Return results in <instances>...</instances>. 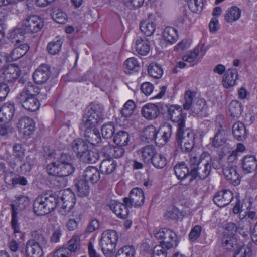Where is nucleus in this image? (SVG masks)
Masks as SVG:
<instances>
[{
    "mask_svg": "<svg viewBox=\"0 0 257 257\" xmlns=\"http://www.w3.org/2000/svg\"><path fill=\"white\" fill-rule=\"evenodd\" d=\"M44 23L42 19L36 15L31 16L22 21L21 24L10 33L11 39H16L18 35L24 40L23 34L26 33H35L43 28Z\"/></svg>",
    "mask_w": 257,
    "mask_h": 257,
    "instance_id": "nucleus-1",
    "label": "nucleus"
},
{
    "mask_svg": "<svg viewBox=\"0 0 257 257\" xmlns=\"http://www.w3.org/2000/svg\"><path fill=\"white\" fill-rule=\"evenodd\" d=\"M48 173L53 176L65 177L72 174L75 167L70 155L62 154L59 159L47 167Z\"/></svg>",
    "mask_w": 257,
    "mask_h": 257,
    "instance_id": "nucleus-2",
    "label": "nucleus"
},
{
    "mask_svg": "<svg viewBox=\"0 0 257 257\" xmlns=\"http://www.w3.org/2000/svg\"><path fill=\"white\" fill-rule=\"evenodd\" d=\"M71 147L77 157L83 162L95 163L99 159L98 154L89 149L88 144L82 139H77L71 143Z\"/></svg>",
    "mask_w": 257,
    "mask_h": 257,
    "instance_id": "nucleus-3",
    "label": "nucleus"
},
{
    "mask_svg": "<svg viewBox=\"0 0 257 257\" xmlns=\"http://www.w3.org/2000/svg\"><path fill=\"white\" fill-rule=\"evenodd\" d=\"M58 199L54 195H40L33 203V210L38 216L45 215L52 211L57 206Z\"/></svg>",
    "mask_w": 257,
    "mask_h": 257,
    "instance_id": "nucleus-4",
    "label": "nucleus"
},
{
    "mask_svg": "<svg viewBox=\"0 0 257 257\" xmlns=\"http://www.w3.org/2000/svg\"><path fill=\"white\" fill-rule=\"evenodd\" d=\"M29 198L24 195H19L16 197L14 203L12 204V213L11 225L13 230L15 234L23 238L24 234L20 230V225L18 223V214L20 212L25 209L29 205ZM16 236V235H15Z\"/></svg>",
    "mask_w": 257,
    "mask_h": 257,
    "instance_id": "nucleus-5",
    "label": "nucleus"
},
{
    "mask_svg": "<svg viewBox=\"0 0 257 257\" xmlns=\"http://www.w3.org/2000/svg\"><path fill=\"white\" fill-rule=\"evenodd\" d=\"M201 162H203L200 166L193 167L191 169L190 173L195 177H198L202 179L206 178L210 174L211 167L215 169H218V165H215V158H212L210 154L207 152H203L200 155Z\"/></svg>",
    "mask_w": 257,
    "mask_h": 257,
    "instance_id": "nucleus-6",
    "label": "nucleus"
},
{
    "mask_svg": "<svg viewBox=\"0 0 257 257\" xmlns=\"http://www.w3.org/2000/svg\"><path fill=\"white\" fill-rule=\"evenodd\" d=\"M223 246L226 250L234 253L233 257L239 255L240 257H250L253 254V250L248 245L237 247V239L235 237L224 236Z\"/></svg>",
    "mask_w": 257,
    "mask_h": 257,
    "instance_id": "nucleus-7",
    "label": "nucleus"
},
{
    "mask_svg": "<svg viewBox=\"0 0 257 257\" xmlns=\"http://www.w3.org/2000/svg\"><path fill=\"white\" fill-rule=\"evenodd\" d=\"M117 240L118 235L116 231L108 230L103 232L100 245L104 255L109 254L113 251Z\"/></svg>",
    "mask_w": 257,
    "mask_h": 257,
    "instance_id": "nucleus-8",
    "label": "nucleus"
},
{
    "mask_svg": "<svg viewBox=\"0 0 257 257\" xmlns=\"http://www.w3.org/2000/svg\"><path fill=\"white\" fill-rule=\"evenodd\" d=\"M103 111L98 107H94L86 109L83 117V127H96L102 119Z\"/></svg>",
    "mask_w": 257,
    "mask_h": 257,
    "instance_id": "nucleus-9",
    "label": "nucleus"
},
{
    "mask_svg": "<svg viewBox=\"0 0 257 257\" xmlns=\"http://www.w3.org/2000/svg\"><path fill=\"white\" fill-rule=\"evenodd\" d=\"M183 129L177 130V141L182 151L189 152L194 145V135L192 130L188 129L184 132Z\"/></svg>",
    "mask_w": 257,
    "mask_h": 257,
    "instance_id": "nucleus-10",
    "label": "nucleus"
},
{
    "mask_svg": "<svg viewBox=\"0 0 257 257\" xmlns=\"http://www.w3.org/2000/svg\"><path fill=\"white\" fill-rule=\"evenodd\" d=\"M60 199L59 203H61V206L59 208V212L62 215H66L74 206L75 195L70 190H64L62 192Z\"/></svg>",
    "mask_w": 257,
    "mask_h": 257,
    "instance_id": "nucleus-11",
    "label": "nucleus"
},
{
    "mask_svg": "<svg viewBox=\"0 0 257 257\" xmlns=\"http://www.w3.org/2000/svg\"><path fill=\"white\" fill-rule=\"evenodd\" d=\"M207 49L203 44L198 45L193 50L182 57V60L194 66L199 63L205 56Z\"/></svg>",
    "mask_w": 257,
    "mask_h": 257,
    "instance_id": "nucleus-12",
    "label": "nucleus"
},
{
    "mask_svg": "<svg viewBox=\"0 0 257 257\" xmlns=\"http://www.w3.org/2000/svg\"><path fill=\"white\" fill-rule=\"evenodd\" d=\"M156 238L161 240V244L167 249L171 248L176 243V234L168 228H162L154 234Z\"/></svg>",
    "mask_w": 257,
    "mask_h": 257,
    "instance_id": "nucleus-13",
    "label": "nucleus"
},
{
    "mask_svg": "<svg viewBox=\"0 0 257 257\" xmlns=\"http://www.w3.org/2000/svg\"><path fill=\"white\" fill-rule=\"evenodd\" d=\"M168 112L170 119L177 123L178 127L177 130L185 127L186 113L182 111L180 106L171 105L169 107Z\"/></svg>",
    "mask_w": 257,
    "mask_h": 257,
    "instance_id": "nucleus-14",
    "label": "nucleus"
},
{
    "mask_svg": "<svg viewBox=\"0 0 257 257\" xmlns=\"http://www.w3.org/2000/svg\"><path fill=\"white\" fill-rule=\"evenodd\" d=\"M145 201V196L142 189L139 188L133 189L130 193L129 197L124 198L123 202H126L128 206L138 207L142 206Z\"/></svg>",
    "mask_w": 257,
    "mask_h": 257,
    "instance_id": "nucleus-15",
    "label": "nucleus"
},
{
    "mask_svg": "<svg viewBox=\"0 0 257 257\" xmlns=\"http://www.w3.org/2000/svg\"><path fill=\"white\" fill-rule=\"evenodd\" d=\"M20 75L19 68L14 64L0 69V80L12 82L18 78Z\"/></svg>",
    "mask_w": 257,
    "mask_h": 257,
    "instance_id": "nucleus-16",
    "label": "nucleus"
},
{
    "mask_svg": "<svg viewBox=\"0 0 257 257\" xmlns=\"http://www.w3.org/2000/svg\"><path fill=\"white\" fill-rule=\"evenodd\" d=\"M15 39L16 45H18L8 56V60L9 61H16L23 56L29 49L28 46L25 43L21 44L23 40L21 39V37L18 35Z\"/></svg>",
    "mask_w": 257,
    "mask_h": 257,
    "instance_id": "nucleus-17",
    "label": "nucleus"
},
{
    "mask_svg": "<svg viewBox=\"0 0 257 257\" xmlns=\"http://www.w3.org/2000/svg\"><path fill=\"white\" fill-rule=\"evenodd\" d=\"M109 205L113 212L119 218H126L129 213V209L131 206H128L126 202L124 203L116 200H111L109 202Z\"/></svg>",
    "mask_w": 257,
    "mask_h": 257,
    "instance_id": "nucleus-18",
    "label": "nucleus"
},
{
    "mask_svg": "<svg viewBox=\"0 0 257 257\" xmlns=\"http://www.w3.org/2000/svg\"><path fill=\"white\" fill-rule=\"evenodd\" d=\"M4 180L5 183L8 185L26 186L28 184V181L25 177L17 175L12 171L7 170L6 171L4 175Z\"/></svg>",
    "mask_w": 257,
    "mask_h": 257,
    "instance_id": "nucleus-19",
    "label": "nucleus"
},
{
    "mask_svg": "<svg viewBox=\"0 0 257 257\" xmlns=\"http://www.w3.org/2000/svg\"><path fill=\"white\" fill-rule=\"evenodd\" d=\"M20 133L26 137L33 134L35 130V123L33 120L28 117L22 118L18 124Z\"/></svg>",
    "mask_w": 257,
    "mask_h": 257,
    "instance_id": "nucleus-20",
    "label": "nucleus"
},
{
    "mask_svg": "<svg viewBox=\"0 0 257 257\" xmlns=\"http://www.w3.org/2000/svg\"><path fill=\"white\" fill-rule=\"evenodd\" d=\"M50 76L49 68L47 65L42 64L39 66L33 73L34 81L37 84L46 82Z\"/></svg>",
    "mask_w": 257,
    "mask_h": 257,
    "instance_id": "nucleus-21",
    "label": "nucleus"
},
{
    "mask_svg": "<svg viewBox=\"0 0 257 257\" xmlns=\"http://www.w3.org/2000/svg\"><path fill=\"white\" fill-rule=\"evenodd\" d=\"M238 78L237 71L235 69H229L222 77V84L226 89L232 88L236 85Z\"/></svg>",
    "mask_w": 257,
    "mask_h": 257,
    "instance_id": "nucleus-22",
    "label": "nucleus"
},
{
    "mask_svg": "<svg viewBox=\"0 0 257 257\" xmlns=\"http://www.w3.org/2000/svg\"><path fill=\"white\" fill-rule=\"evenodd\" d=\"M223 174L225 178L235 186L238 185L240 182L239 175L237 171V167L229 164L223 168Z\"/></svg>",
    "mask_w": 257,
    "mask_h": 257,
    "instance_id": "nucleus-23",
    "label": "nucleus"
},
{
    "mask_svg": "<svg viewBox=\"0 0 257 257\" xmlns=\"http://www.w3.org/2000/svg\"><path fill=\"white\" fill-rule=\"evenodd\" d=\"M172 134V128L169 124L162 126L158 131L155 141L159 146H163L169 140Z\"/></svg>",
    "mask_w": 257,
    "mask_h": 257,
    "instance_id": "nucleus-24",
    "label": "nucleus"
},
{
    "mask_svg": "<svg viewBox=\"0 0 257 257\" xmlns=\"http://www.w3.org/2000/svg\"><path fill=\"white\" fill-rule=\"evenodd\" d=\"M233 198L232 191L224 190L218 192L214 197V203L218 206L223 207L228 205Z\"/></svg>",
    "mask_w": 257,
    "mask_h": 257,
    "instance_id": "nucleus-25",
    "label": "nucleus"
},
{
    "mask_svg": "<svg viewBox=\"0 0 257 257\" xmlns=\"http://www.w3.org/2000/svg\"><path fill=\"white\" fill-rule=\"evenodd\" d=\"M15 111L14 104L5 103L0 108V123H7L13 118Z\"/></svg>",
    "mask_w": 257,
    "mask_h": 257,
    "instance_id": "nucleus-26",
    "label": "nucleus"
},
{
    "mask_svg": "<svg viewBox=\"0 0 257 257\" xmlns=\"http://www.w3.org/2000/svg\"><path fill=\"white\" fill-rule=\"evenodd\" d=\"M142 116L147 120H151L156 118L160 114V109L158 105L153 103H147L141 109Z\"/></svg>",
    "mask_w": 257,
    "mask_h": 257,
    "instance_id": "nucleus-27",
    "label": "nucleus"
},
{
    "mask_svg": "<svg viewBox=\"0 0 257 257\" xmlns=\"http://www.w3.org/2000/svg\"><path fill=\"white\" fill-rule=\"evenodd\" d=\"M18 99L22 106L30 111H36L39 108L40 104L36 97H18Z\"/></svg>",
    "mask_w": 257,
    "mask_h": 257,
    "instance_id": "nucleus-28",
    "label": "nucleus"
},
{
    "mask_svg": "<svg viewBox=\"0 0 257 257\" xmlns=\"http://www.w3.org/2000/svg\"><path fill=\"white\" fill-rule=\"evenodd\" d=\"M133 45L137 53L142 56L147 55L150 50V42L145 37L137 38Z\"/></svg>",
    "mask_w": 257,
    "mask_h": 257,
    "instance_id": "nucleus-29",
    "label": "nucleus"
},
{
    "mask_svg": "<svg viewBox=\"0 0 257 257\" xmlns=\"http://www.w3.org/2000/svg\"><path fill=\"white\" fill-rule=\"evenodd\" d=\"M157 153L153 145H146L138 150V155L141 160L145 163H150L155 154Z\"/></svg>",
    "mask_w": 257,
    "mask_h": 257,
    "instance_id": "nucleus-30",
    "label": "nucleus"
},
{
    "mask_svg": "<svg viewBox=\"0 0 257 257\" xmlns=\"http://www.w3.org/2000/svg\"><path fill=\"white\" fill-rule=\"evenodd\" d=\"M243 171L245 173H251L257 168V159L254 155H246L242 159Z\"/></svg>",
    "mask_w": 257,
    "mask_h": 257,
    "instance_id": "nucleus-31",
    "label": "nucleus"
},
{
    "mask_svg": "<svg viewBox=\"0 0 257 257\" xmlns=\"http://www.w3.org/2000/svg\"><path fill=\"white\" fill-rule=\"evenodd\" d=\"M85 129V137L87 141L94 145H97L101 139L100 133L96 127H84Z\"/></svg>",
    "mask_w": 257,
    "mask_h": 257,
    "instance_id": "nucleus-32",
    "label": "nucleus"
},
{
    "mask_svg": "<svg viewBox=\"0 0 257 257\" xmlns=\"http://www.w3.org/2000/svg\"><path fill=\"white\" fill-rule=\"evenodd\" d=\"M156 26V20L153 18L149 17L141 23L140 30L146 36H150L154 33Z\"/></svg>",
    "mask_w": 257,
    "mask_h": 257,
    "instance_id": "nucleus-33",
    "label": "nucleus"
},
{
    "mask_svg": "<svg viewBox=\"0 0 257 257\" xmlns=\"http://www.w3.org/2000/svg\"><path fill=\"white\" fill-rule=\"evenodd\" d=\"M207 108L206 101L203 99H198L190 109L193 114L203 116L206 115Z\"/></svg>",
    "mask_w": 257,
    "mask_h": 257,
    "instance_id": "nucleus-34",
    "label": "nucleus"
},
{
    "mask_svg": "<svg viewBox=\"0 0 257 257\" xmlns=\"http://www.w3.org/2000/svg\"><path fill=\"white\" fill-rule=\"evenodd\" d=\"M83 176L87 182L90 181L92 183H97L100 179V173L97 168L94 167H88L85 170Z\"/></svg>",
    "mask_w": 257,
    "mask_h": 257,
    "instance_id": "nucleus-35",
    "label": "nucleus"
},
{
    "mask_svg": "<svg viewBox=\"0 0 257 257\" xmlns=\"http://www.w3.org/2000/svg\"><path fill=\"white\" fill-rule=\"evenodd\" d=\"M26 252L29 257H33L34 255L42 256V249L41 246H40L38 244L36 243L34 239L29 240L26 245Z\"/></svg>",
    "mask_w": 257,
    "mask_h": 257,
    "instance_id": "nucleus-36",
    "label": "nucleus"
},
{
    "mask_svg": "<svg viewBox=\"0 0 257 257\" xmlns=\"http://www.w3.org/2000/svg\"><path fill=\"white\" fill-rule=\"evenodd\" d=\"M40 92L39 88L32 82L27 83L18 97H36Z\"/></svg>",
    "mask_w": 257,
    "mask_h": 257,
    "instance_id": "nucleus-37",
    "label": "nucleus"
},
{
    "mask_svg": "<svg viewBox=\"0 0 257 257\" xmlns=\"http://www.w3.org/2000/svg\"><path fill=\"white\" fill-rule=\"evenodd\" d=\"M162 37L166 42L172 44L177 40L178 34L177 30L174 28L168 27L164 30Z\"/></svg>",
    "mask_w": 257,
    "mask_h": 257,
    "instance_id": "nucleus-38",
    "label": "nucleus"
},
{
    "mask_svg": "<svg viewBox=\"0 0 257 257\" xmlns=\"http://www.w3.org/2000/svg\"><path fill=\"white\" fill-rule=\"evenodd\" d=\"M241 15V10L237 7L232 6L226 11L224 19L228 23H233L238 20Z\"/></svg>",
    "mask_w": 257,
    "mask_h": 257,
    "instance_id": "nucleus-39",
    "label": "nucleus"
},
{
    "mask_svg": "<svg viewBox=\"0 0 257 257\" xmlns=\"http://www.w3.org/2000/svg\"><path fill=\"white\" fill-rule=\"evenodd\" d=\"M242 111L243 106L237 100L232 101L228 105V113L233 118H238Z\"/></svg>",
    "mask_w": 257,
    "mask_h": 257,
    "instance_id": "nucleus-40",
    "label": "nucleus"
},
{
    "mask_svg": "<svg viewBox=\"0 0 257 257\" xmlns=\"http://www.w3.org/2000/svg\"><path fill=\"white\" fill-rule=\"evenodd\" d=\"M75 187L79 196L85 197L89 195L90 187L88 182L84 179L77 180L75 182Z\"/></svg>",
    "mask_w": 257,
    "mask_h": 257,
    "instance_id": "nucleus-41",
    "label": "nucleus"
},
{
    "mask_svg": "<svg viewBox=\"0 0 257 257\" xmlns=\"http://www.w3.org/2000/svg\"><path fill=\"white\" fill-rule=\"evenodd\" d=\"M140 63L135 58L131 57L128 58L124 62V69L126 73L132 74L138 72L140 69Z\"/></svg>",
    "mask_w": 257,
    "mask_h": 257,
    "instance_id": "nucleus-42",
    "label": "nucleus"
},
{
    "mask_svg": "<svg viewBox=\"0 0 257 257\" xmlns=\"http://www.w3.org/2000/svg\"><path fill=\"white\" fill-rule=\"evenodd\" d=\"M232 133L234 137L238 140H242L246 136L245 127L244 124L240 121H237L233 125Z\"/></svg>",
    "mask_w": 257,
    "mask_h": 257,
    "instance_id": "nucleus-43",
    "label": "nucleus"
},
{
    "mask_svg": "<svg viewBox=\"0 0 257 257\" xmlns=\"http://www.w3.org/2000/svg\"><path fill=\"white\" fill-rule=\"evenodd\" d=\"M82 219V215L77 212H73L68 219L66 227L69 231H74L77 229Z\"/></svg>",
    "mask_w": 257,
    "mask_h": 257,
    "instance_id": "nucleus-44",
    "label": "nucleus"
},
{
    "mask_svg": "<svg viewBox=\"0 0 257 257\" xmlns=\"http://www.w3.org/2000/svg\"><path fill=\"white\" fill-rule=\"evenodd\" d=\"M116 163L113 159H106L102 161L100 168L103 173L110 174L115 169Z\"/></svg>",
    "mask_w": 257,
    "mask_h": 257,
    "instance_id": "nucleus-45",
    "label": "nucleus"
},
{
    "mask_svg": "<svg viewBox=\"0 0 257 257\" xmlns=\"http://www.w3.org/2000/svg\"><path fill=\"white\" fill-rule=\"evenodd\" d=\"M114 142L119 146L127 145L130 140L128 134L125 131L118 132L114 137Z\"/></svg>",
    "mask_w": 257,
    "mask_h": 257,
    "instance_id": "nucleus-46",
    "label": "nucleus"
},
{
    "mask_svg": "<svg viewBox=\"0 0 257 257\" xmlns=\"http://www.w3.org/2000/svg\"><path fill=\"white\" fill-rule=\"evenodd\" d=\"M176 176L179 179H184L189 174V169L184 163H179L174 167Z\"/></svg>",
    "mask_w": 257,
    "mask_h": 257,
    "instance_id": "nucleus-47",
    "label": "nucleus"
},
{
    "mask_svg": "<svg viewBox=\"0 0 257 257\" xmlns=\"http://www.w3.org/2000/svg\"><path fill=\"white\" fill-rule=\"evenodd\" d=\"M150 163L156 168L161 169L167 164V159L164 155L157 153L150 161Z\"/></svg>",
    "mask_w": 257,
    "mask_h": 257,
    "instance_id": "nucleus-48",
    "label": "nucleus"
},
{
    "mask_svg": "<svg viewBox=\"0 0 257 257\" xmlns=\"http://www.w3.org/2000/svg\"><path fill=\"white\" fill-rule=\"evenodd\" d=\"M195 96L196 93L194 91L190 90L186 91L184 94V109L188 110L191 107L193 104L197 100L195 99Z\"/></svg>",
    "mask_w": 257,
    "mask_h": 257,
    "instance_id": "nucleus-49",
    "label": "nucleus"
},
{
    "mask_svg": "<svg viewBox=\"0 0 257 257\" xmlns=\"http://www.w3.org/2000/svg\"><path fill=\"white\" fill-rule=\"evenodd\" d=\"M226 141V133L223 129L219 130L215 135L212 141V145L215 147H219Z\"/></svg>",
    "mask_w": 257,
    "mask_h": 257,
    "instance_id": "nucleus-50",
    "label": "nucleus"
},
{
    "mask_svg": "<svg viewBox=\"0 0 257 257\" xmlns=\"http://www.w3.org/2000/svg\"><path fill=\"white\" fill-rule=\"evenodd\" d=\"M149 75L155 78H160L163 75V69L160 65L152 63L149 65L148 69Z\"/></svg>",
    "mask_w": 257,
    "mask_h": 257,
    "instance_id": "nucleus-51",
    "label": "nucleus"
},
{
    "mask_svg": "<svg viewBox=\"0 0 257 257\" xmlns=\"http://www.w3.org/2000/svg\"><path fill=\"white\" fill-rule=\"evenodd\" d=\"M62 41L61 39H56L48 43L47 50L51 55H56L58 53L62 47Z\"/></svg>",
    "mask_w": 257,
    "mask_h": 257,
    "instance_id": "nucleus-52",
    "label": "nucleus"
},
{
    "mask_svg": "<svg viewBox=\"0 0 257 257\" xmlns=\"http://www.w3.org/2000/svg\"><path fill=\"white\" fill-rule=\"evenodd\" d=\"M136 105L132 100H128L123 105L121 110V114L122 116L125 117H129L134 112Z\"/></svg>",
    "mask_w": 257,
    "mask_h": 257,
    "instance_id": "nucleus-53",
    "label": "nucleus"
},
{
    "mask_svg": "<svg viewBox=\"0 0 257 257\" xmlns=\"http://www.w3.org/2000/svg\"><path fill=\"white\" fill-rule=\"evenodd\" d=\"M101 134L104 138H110L114 134L115 127L113 123L104 124L101 129Z\"/></svg>",
    "mask_w": 257,
    "mask_h": 257,
    "instance_id": "nucleus-54",
    "label": "nucleus"
},
{
    "mask_svg": "<svg viewBox=\"0 0 257 257\" xmlns=\"http://www.w3.org/2000/svg\"><path fill=\"white\" fill-rule=\"evenodd\" d=\"M158 131L153 125H149L146 127L143 131L142 136L146 139L155 140Z\"/></svg>",
    "mask_w": 257,
    "mask_h": 257,
    "instance_id": "nucleus-55",
    "label": "nucleus"
},
{
    "mask_svg": "<svg viewBox=\"0 0 257 257\" xmlns=\"http://www.w3.org/2000/svg\"><path fill=\"white\" fill-rule=\"evenodd\" d=\"M188 6L192 12L199 13L203 9V0H190Z\"/></svg>",
    "mask_w": 257,
    "mask_h": 257,
    "instance_id": "nucleus-56",
    "label": "nucleus"
},
{
    "mask_svg": "<svg viewBox=\"0 0 257 257\" xmlns=\"http://www.w3.org/2000/svg\"><path fill=\"white\" fill-rule=\"evenodd\" d=\"M136 253L135 248L132 246H124L120 248L116 254V256H126V257H134Z\"/></svg>",
    "mask_w": 257,
    "mask_h": 257,
    "instance_id": "nucleus-57",
    "label": "nucleus"
},
{
    "mask_svg": "<svg viewBox=\"0 0 257 257\" xmlns=\"http://www.w3.org/2000/svg\"><path fill=\"white\" fill-rule=\"evenodd\" d=\"M13 151L16 159L21 162L25 156L26 149L24 147L20 144H16L13 147Z\"/></svg>",
    "mask_w": 257,
    "mask_h": 257,
    "instance_id": "nucleus-58",
    "label": "nucleus"
},
{
    "mask_svg": "<svg viewBox=\"0 0 257 257\" xmlns=\"http://www.w3.org/2000/svg\"><path fill=\"white\" fill-rule=\"evenodd\" d=\"M251 205L252 204L250 199L246 198L245 203L246 211H245L243 214H242V216L240 218L241 219L245 218L247 219H253L255 217V212L254 211L250 210Z\"/></svg>",
    "mask_w": 257,
    "mask_h": 257,
    "instance_id": "nucleus-59",
    "label": "nucleus"
},
{
    "mask_svg": "<svg viewBox=\"0 0 257 257\" xmlns=\"http://www.w3.org/2000/svg\"><path fill=\"white\" fill-rule=\"evenodd\" d=\"M52 17L54 20L59 24H65L67 21V15L59 10L54 11Z\"/></svg>",
    "mask_w": 257,
    "mask_h": 257,
    "instance_id": "nucleus-60",
    "label": "nucleus"
},
{
    "mask_svg": "<svg viewBox=\"0 0 257 257\" xmlns=\"http://www.w3.org/2000/svg\"><path fill=\"white\" fill-rule=\"evenodd\" d=\"M80 238L78 236H73L69 242V249L70 253L75 252L79 248Z\"/></svg>",
    "mask_w": 257,
    "mask_h": 257,
    "instance_id": "nucleus-61",
    "label": "nucleus"
},
{
    "mask_svg": "<svg viewBox=\"0 0 257 257\" xmlns=\"http://www.w3.org/2000/svg\"><path fill=\"white\" fill-rule=\"evenodd\" d=\"M24 235V233H23V232H22ZM13 233L14 234V240H12L10 244H9V247H10V250L13 251V252H15L17 250H18V243L17 242V241L19 243H22V242H23L24 241V236H23V238H21L18 234H16V236L15 235V234L14 233V232H13Z\"/></svg>",
    "mask_w": 257,
    "mask_h": 257,
    "instance_id": "nucleus-62",
    "label": "nucleus"
},
{
    "mask_svg": "<svg viewBox=\"0 0 257 257\" xmlns=\"http://www.w3.org/2000/svg\"><path fill=\"white\" fill-rule=\"evenodd\" d=\"M167 218L173 220H176L181 216V212L176 207H172L165 213Z\"/></svg>",
    "mask_w": 257,
    "mask_h": 257,
    "instance_id": "nucleus-63",
    "label": "nucleus"
},
{
    "mask_svg": "<svg viewBox=\"0 0 257 257\" xmlns=\"http://www.w3.org/2000/svg\"><path fill=\"white\" fill-rule=\"evenodd\" d=\"M237 227L235 223L230 222L228 223L225 232L224 236H234L235 233L237 231Z\"/></svg>",
    "mask_w": 257,
    "mask_h": 257,
    "instance_id": "nucleus-64",
    "label": "nucleus"
}]
</instances>
